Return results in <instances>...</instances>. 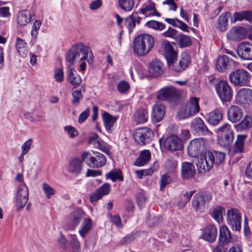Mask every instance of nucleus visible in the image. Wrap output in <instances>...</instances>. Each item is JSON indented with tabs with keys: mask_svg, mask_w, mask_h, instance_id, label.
I'll return each mask as SVG.
<instances>
[{
	"mask_svg": "<svg viewBox=\"0 0 252 252\" xmlns=\"http://www.w3.org/2000/svg\"><path fill=\"white\" fill-rule=\"evenodd\" d=\"M65 58L66 62L70 64L84 60H87L90 63V61H93V54L89 47L80 42L73 45L69 50Z\"/></svg>",
	"mask_w": 252,
	"mask_h": 252,
	"instance_id": "nucleus-1",
	"label": "nucleus"
},
{
	"mask_svg": "<svg viewBox=\"0 0 252 252\" xmlns=\"http://www.w3.org/2000/svg\"><path fill=\"white\" fill-rule=\"evenodd\" d=\"M154 44L155 39L153 36L149 34H141L137 36L133 41V51L138 56H144L151 51Z\"/></svg>",
	"mask_w": 252,
	"mask_h": 252,
	"instance_id": "nucleus-2",
	"label": "nucleus"
},
{
	"mask_svg": "<svg viewBox=\"0 0 252 252\" xmlns=\"http://www.w3.org/2000/svg\"><path fill=\"white\" fill-rule=\"evenodd\" d=\"M200 111L199 99L195 97L190 99L179 110L177 117L179 119H187L192 117Z\"/></svg>",
	"mask_w": 252,
	"mask_h": 252,
	"instance_id": "nucleus-3",
	"label": "nucleus"
},
{
	"mask_svg": "<svg viewBox=\"0 0 252 252\" xmlns=\"http://www.w3.org/2000/svg\"><path fill=\"white\" fill-rule=\"evenodd\" d=\"M94 156H92L88 152H84L81 155L83 161L92 168H99L103 166L106 163L105 157L101 153L93 152Z\"/></svg>",
	"mask_w": 252,
	"mask_h": 252,
	"instance_id": "nucleus-4",
	"label": "nucleus"
},
{
	"mask_svg": "<svg viewBox=\"0 0 252 252\" xmlns=\"http://www.w3.org/2000/svg\"><path fill=\"white\" fill-rule=\"evenodd\" d=\"M231 83L235 87L246 86L250 82L249 73L243 69H237L229 75Z\"/></svg>",
	"mask_w": 252,
	"mask_h": 252,
	"instance_id": "nucleus-5",
	"label": "nucleus"
},
{
	"mask_svg": "<svg viewBox=\"0 0 252 252\" xmlns=\"http://www.w3.org/2000/svg\"><path fill=\"white\" fill-rule=\"evenodd\" d=\"M212 198L210 192L204 191L196 194L192 200V206L196 211L203 212L206 208Z\"/></svg>",
	"mask_w": 252,
	"mask_h": 252,
	"instance_id": "nucleus-6",
	"label": "nucleus"
},
{
	"mask_svg": "<svg viewBox=\"0 0 252 252\" xmlns=\"http://www.w3.org/2000/svg\"><path fill=\"white\" fill-rule=\"evenodd\" d=\"M154 133L152 129L144 127L136 129L133 135L135 141L140 145L149 143L153 139Z\"/></svg>",
	"mask_w": 252,
	"mask_h": 252,
	"instance_id": "nucleus-7",
	"label": "nucleus"
},
{
	"mask_svg": "<svg viewBox=\"0 0 252 252\" xmlns=\"http://www.w3.org/2000/svg\"><path fill=\"white\" fill-rule=\"evenodd\" d=\"M216 91L223 102H228L231 100L233 95V91L230 86L225 81L221 80L216 85Z\"/></svg>",
	"mask_w": 252,
	"mask_h": 252,
	"instance_id": "nucleus-8",
	"label": "nucleus"
},
{
	"mask_svg": "<svg viewBox=\"0 0 252 252\" xmlns=\"http://www.w3.org/2000/svg\"><path fill=\"white\" fill-rule=\"evenodd\" d=\"M207 149L204 139L198 138L192 140L188 147V153L193 157H199L204 154Z\"/></svg>",
	"mask_w": 252,
	"mask_h": 252,
	"instance_id": "nucleus-9",
	"label": "nucleus"
},
{
	"mask_svg": "<svg viewBox=\"0 0 252 252\" xmlns=\"http://www.w3.org/2000/svg\"><path fill=\"white\" fill-rule=\"evenodd\" d=\"M236 62L226 55H221L216 61V67L221 72H226L234 68Z\"/></svg>",
	"mask_w": 252,
	"mask_h": 252,
	"instance_id": "nucleus-10",
	"label": "nucleus"
},
{
	"mask_svg": "<svg viewBox=\"0 0 252 252\" xmlns=\"http://www.w3.org/2000/svg\"><path fill=\"white\" fill-rule=\"evenodd\" d=\"M181 92L175 87L172 86L165 87L161 89L157 97L159 100H169L176 101L180 97Z\"/></svg>",
	"mask_w": 252,
	"mask_h": 252,
	"instance_id": "nucleus-11",
	"label": "nucleus"
},
{
	"mask_svg": "<svg viewBox=\"0 0 252 252\" xmlns=\"http://www.w3.org/2000/svg\"><path fill=\"white\" fill-rule=\"evenodd\" d=\"M227 222L235 231L240 230L241 227V216L236 209H231L227 211Z\"/></svg>",
	"mask_w": 252,
	"mask_h": 252,
	"instance_id": "nucleus-12",
	"label": "nucleus"
},
{
	"mask_svg": "<svg viewBox=\"0 0 252 252\" xmlns=\"http://www.w3.org/2000/svg\"><path fill=\"white\" fill-rule=\"evenodd\" d=\"M29 196L28 187L24 184L21 185L18 189L15 200L17 210L20 211L27 203Z\"/></svg>",
	"mask_w": 252,
	"mask_h": 252,
	"instance_id": "nucleus-13",
	"label": "nucleus"
},
{
	"mask_svg": "<svg viewBox=\"0 0 252 252\" xmlns=\"http://www.w3.org/2000/svg\"><path fill=\"white\" fill-rule=\"evenodd\" d=\"M190 61L189 57L187 53L183 54L181 60L179 61L176 60H172L167 63L170 68L177 72H180L184 71Z\"/></svg>",
	"mask_w": 252,
	"mask_h": 252,
	"instance_id": "nucleus-14",
	"label": "nucleus"
},
{
	"mask_svg": "<svg viewBox=\"0 0 252 252\" xmlns=\"http://www.w3.org/2000/svg\"><path fill=\"white\" fill-rule=\"evenodd\" d=\"M164 148L170 151L181 150L183 149L182 141L176 135L167 137L163 142Z\"/></svg>",
	"mask_w": 252,
	"mask_h": 252,
	"instance_id": "nucleus-15",
	"label": "nucleus"
},
{
	"mask_svg": "<svg viewBox=\"0 0 252 252\" xmlns=\"http://www.w3.org/2000/svg\"><path fill=\"white\" fill-rule=\"evenodd\" d=\"M82 159L79 158L75 157L72 158L69 162L67 166V171L70 174L78 176L80 175L83 170V162Z\"/></svg>",
	"mask_w": 252,
	"mask_h": 252,
	"instance_id": "nucleus-16",
	"label": "nucleus"
},
{
	"mask_svg": "<svg viewBox=\"0 0 252 252\" xmlns=\"http://www.w3.org/2000/svg\"><path fill=\"white\" fill-rule=\"evenodd\" d=\"M238 56L243 60H252V44L243 42L240 43L237 48Z\"/></svg>",
	"mask_w": 252,
	"mask_h": 252,
	"instance_id": "nucleus-17",
	"label": "nucleus"
},
{
	"mask_svg": "<svg viewBox=\"0 0 252 252\" xmlns=\"http://www.w3.org/2000/svg\"><path fill=\"white\" fill-rule=\"evenodd\" d=\"M236 100L239 104H249L252 102V90L243 88L237 92Z\"/></svg>",
	"mask_w": 252,
	"mask_h": 252,
	"instance_id": "nucleus-18",
	"label": "nucleus"
},
{
	"mask_svg": "<svg viewBox=\"0 0 252 252\" xmlns=\"http://www.w3.org/2000/svg\"><path fill=\"white\" fill-rule=\"evenodd\" d=\"M209 155L207 152L203 155L198 157V161L196 163L199 172H206L209 171L213 167V163L210 158H209Z\"/></svg>",
	"mask_w": 252,
	"mask_h": 252,
	"instance_id": "nucleus-19",
	"label": "nucleus"
},
{
	"mask_svg": "<svg viewBox=\"0 0 252 252\" xmlns=\"http://www.w3.org/2000/svg\"><path fill=\"white\" fill-rule=\"evenodd\" d=\"M191 129L200 135H207L211 132L200 118H195L191 122Z\"/></svg>",
	"mask_w": 252,
	"mask_h": 252,
	"instance_id": "nucleus-20",
	"label": "nucleus"
},
{
	"mask_svg": "<svg viewBox=\"0 0 252 252\" xmlns=\"http://www.w3.org/2000/svg\"><path fill=\"white\" fill-rule=\"evenodd\" d=\"M246 34V29L242 27L236 26L231 29L227 33V37L229 40L238 41L243 39Z\"/></svg>",
	"mask_w": 252,
	"mask_h": 252,
	"instance_id": "nucleus-21",
	"label": "nucleus"
},
{
	"mask_svg": "<svg viewBox=\"0 0 252 252\" xmlns=\"http://www.w3.org/2000/svg\"><path fill=\"white\" fill-rule=\"evenodd\" d=\"M228 119L233 123L239 122L243 117V111L238 106L232 105L227 110Z\"/></svg>",
	"mask_w": 252,
	"mask_h": 252,
	"instance_id": "nucleus-22",
	"label": "nucleus"
},
{
	"mask_svg": "<svg viewBox=\"0 0 252 252\" xmlns=\"http://www.w3.org/2000/svg\"><path fill=\"white\" fill-rule=\"evenodd\" d=\"M217 229L213 224H209L204 229L201 237L209 243L214 242L217 238Z\"/></svg>",
	"mask_w": 252,
	"mask_h": 252,
	"instance_id": "nucleus-23",
	"label": "nucleus"
},
{
	"mask_svg": "<svg viewBox=\"0 0 252 252\" xmlns=\"http://www.w3.org/2000/svg\"><path fill=\"white\" fill-rule=\"evenodd\" d=\"M110 191V186L108 183L104 184L101 187L91 194L90 200L92 203L101 199L103 196L107 195Z\"/></svg>",
	"mask_w": 252,
	"mask_h": 252,
	"instance_id": "nucleus-24",
	"label": "nucleus"
},
{
	"mask_svg": "<svg viewBox=\"0 0 252 252\" xmlns=\"http://www.w3.org/2000/svg\"><path fill=\"white\" fill-rule=\"evenodd\" d=\"M195 173V169L194 165L189 162L182 163L181 175L184 179H190L192 178Z\"/></svg>",
	"mask_w": 252,
	"mask_h": 252,
	"instance_id": "nucleus-25",
	"label": "nucleus"
},
{
	"mask_svg": "<svg viewBox=\"0 0 252 252\" xmlns=\"http://www.w3.org/2000/svg\"><path fill=\"white\" fill-rule=\"evenodd\" d=\"M162 46L164 51V55L166 59L167 62L176 60L177 53L174 50L173 47L171 45L170 42L164 40L162 42Z\"/></svg>",
	"mask_w": 252,
	"mask_h": 252,
	"instance_id": "nucleus-26",
	"label": "nucleus"
},
{
	"mask_svg": "<svg viewBox=\"0 0 252 252\" xmlns=\"http://www.w3.org/2000/svg\"><path fill=\"white\" fill-rule=\"evenodd\" d=\"M165 114V108L162 104H156L153 109L152 114V119L154 123H158L163 118Z\"/></svg>",
	"mask_w": 252,
	"mask_h": 252,
	"instance_id": "nucleus-27",
	"label": "nucleus"
},
{
	"mask_svg": "<svg viewBox=\"0 0 252 252\" xmlns=\"http://www.w3.org/2000/svg\"><path fill=\"white\" fill-rule=\"evenodd\" d=\"M163 64L158 60L156 59L150 63L149 72L155 77L160 76L163 73Z\"/></svg>",
	"mask_w": 252,
	"mask_h": 252,
	"instance_id": "nucleus-28",
	"label": "nucleus"
},
{
	"mask_svg": "<svg viewBox=\"0 0 252 252\" xmlns=\"http://www.w3.org/2000/svg\"><path fill=\"white\" fill-rule=\"evenodd\" d=\"M230 15L229 12H226L219 16L215 25V27L218 31L222 32L227 30L228 27L227 17Z\"/></svg>",
	"mask_w": 252,
	"mask_h": 252,
	"instance_id": "nucleus-29",
	"label": "nucleus"
},
{
	"mask_svg": "<svg viewBox=\"0 0 252 252\" xmlns=\"http://www.w3.org/2000/svg\"><path fill=\"white\" fill-rule=\"evenodd\" d=\"M84 213L81 210L73 212L70 216V226L69 229L73 230L80 223Z\"/></svg>",
	"mask_w": 252,
	"mask_h": 252,
	"instance_id": "nucleus-30",
	"label": "nucleus"
},
{
	"mask_svg": "<svg viewBox=\"0 0 252 252\" xmlns=\"http://www.w3.org/2000/svg\"><path fill=\"white\" fill-rule=\"evenodd\" d=\"M67 75L69 82L74 86V88L81 84V78L74 69L69 68L67 72Z\"/></svg>",
	"mask_w": 252,
	"mask_h": 252,
	"instance_id": "nucleus-31",
	"label": "nucleus"
},
{
	"mask_svg": "<svg viewBox=\"0 0 252 252\" xmlns=\"http://www.w3.org/2000/svg\"><path fill=\"white\" fill-rule=\"evenodd\" d=\"M151 157L150 151L148 150H144L140 152L139 156L135 161L134 164L137 166H143L149 161Z\"/></svg>",
	"mask_w": 252,
	"mask_h": 252,
	"instance_id": "nucleus-32",
	"label": "nucleus"
},
{
	"mask_svg": "<svg viewBox=\"0 0 252 252\" xmlns=\"http://www.w3.org/2000/svg\"><path fill=\"white\" fill-rule=\"evenodd\" d=\"M252 126V116L246 115L243 120L235 125L237 131H243L249 129Z\"/></svg>",
	"mask_w": 252,
	"mask_h": 252,
	"instance_id": "nucleus-33",
	"label": "nucleus"
},
{
	"mask_svg": "<svg viewBox=\"0 0 252 252\" xmlns=\"http://www.w3.org/2000/svg\"><path fill=\"white\" fill-rule=\"evenodd\" d=\"M102 118L106 130L108 132H110L112 127L116 121L117 118L107 112H104L102 114Z\"/></svg>",
	"mask_w": 252,
	"mask_h": 252,
	"instance_id": "nucleus-34",
	"label": "nucleus"
},
{
	"mask_svg": "<svg viewBox=\"0 0 252 252\" xmlns=\"http://www.w3.org/2000/svg\"><path fill=\"white\" fill-rule=\"evenodd\" d=\"M222 113L220 110H215L209 113L208 117V123L212 126H216L222 119Z\"/></svg>",
	"mask_w": 252,
	"mask_h": 252,
	"instance_id": "nucleus-35",
	"label": "nucleus"
},
{
	"mask_svg": "<svg viewBox=\"0 0 252 252\" xmlns=\"http://www.w3.org/2000/svg\"><path fill=\"white\" fill-rule=\"evenodd\" d=\"M31 18V13L29 10H22L18 13L17 18V24L20 26H25L30 22Z\"/></svg>",
	"mask_w": 252,
	"mask_h": 252,
	"instance_id": "nucleus-36",
	"label": "nucleus"
},
{
	"mask_svg": "<svg viewBox=\"0 0 252 252\" xmlns=\"http://www.w3.org/2000/svg\"><path fill=\"white\" fill-rule=\"evenodd\" d=\"M213 164L219 165L222 162L225 157L224 153L214 151L213 152L207 151Z\"/></svg>",
	"mask_w": 252,
	"mask_h": 252,
	"instance_id": "nucleus-37",
	"label": "nucleus"
},
{
	"mask_svg": "<svg viewBox=\"0 0 252 252\" xmlns=\"http://www.w3.org/2000/svg\"><path fill=\"white\" fill-rule=\"evenodd\" d=\"M148 119V111L145 108H139L134 115V120L137 124H144Z\"/></svg>",
	"mask_w": 252,
	"mask_h": 252,
	"instance_id": "nucleus-38",
	"label": "nucleus"
},
{
	"mask_svg": "<svg viewBox=\"0 0 252 252\" xmlns=\"http://www.w3.org/2000/svg\"><path fill=\"white\" fill-rule=\"evenodd\" d=\"M247 136L246 135H238L234 145L235 153L240 154L245 152L244 142Z\"/></svg>",
	"mask_w": 252,
	"mask_h": 252,
	"instance_id": "nucleus-39",
	"label": "nucleus"
},
{
	"mask_svg": "<svg viewBox=\"0 0 252 252\" xmlns=\"http://www.w3.org/2000/svg\"><path fill=\"white\" fill-rule=\"evenodd\" d=\"M246 20L250 23L252 21V14L251 11L247 10L241 12H235L234 13V18L232 19V22H235L237 21H242Z\"/></svg>",
	"mask_w": 252,
	"mask_h": 252,
	"instance_id": "nucleus-40",
	"label": "nucleus"
},
{
	"mask_svg": "<svg viewBox=\"0 0 252 252\" xmlns=\"http://www.w3.org/2000/svg\"><path fill=\"white\" fill-rule=\"evenodd\" d=\"M231 239L229 230L226 226H222L220 228L219 242L220 244L226 245Z\"/></svg>",
	"mask_w": 252,
	"mask_h": 252,
	"instance_id": "nucleus-41",
	"label": "nucleus"
},
{
	"mask_svg": "<svg viewBox=\"0 0 252 252\" xmlns=\"http://www.w3.org/2000/svg\"><path fill=\"white\" fill-rule=\"evenodd\" d=\"M16 47L17 52L21 57L24 58L27 56L28 53L27 44L23 39L20 37L17 38Z\"/></svg>",
	"mask_w": 252,
	"mask_h": 252,
	"instance_id": "nucleus-42",
	"label": "nucleus"
},
{
	"mask_svg": "<svg viewBox=\"0 0 252 252\" xmlns=\"http://www.w3.org/2000/svg\"><path fill=\"white\" fill-rule=\"evenodd\" d=\"M92 227V223L91 219H85L79 230L80 236L83 238L85 237L90 232Z\"/></svg>",
	"mask_w": 252,
	"mask_h": 252,
	"instance_id": "nucleus-43",
	"label": "nucleus"
},
{
	"mask_svg": "<svg viewBox=\"0 0 252 252\" xmlns=\"http://www.w3.org/2000/svg\"><path fill=\"white\" fill-rule=\"evenodd\" d=\"M176 41L178 43L180 47H186L191 44V38L189 36L183 34L181 33H179L176 37Z\"/></svg>",
	"mask_w": 252,
	"mask_h": 252,
	"instance_id": "nucleus-44",
	"label": "nucleus"
},
{
	"mask_svg": "<svg viewBox=\"0 0 252 252\" xmlns=\"http://www.w3.org/2000/svg\"><path fill=\"white\" fill-rule=\"evenodd\" d=\"M97 138L98 136L97 135L94 137H91L89 139V142L90 143H94L96 148L108 154L109 150L105 146L104 143L101 140H97Z\"/></svg>",
	"mask_w": 252,
	"mask_h": 252,
	"instance_id": "nucleus-45",
	"label": "nucleus"
},
{
	"mask_svg": "<svg viewBox=\"0 0 252 252\" xmlns=\"http://www.w3.org/2000/svg\"><path fill=\"white\" fill-rule=\"evenodd\" d=\"M106 178L110 179L113 182H115L116 180L122 181L124 180V178L122 176V172L119 169H114L106 174Z\"/></svg>",
	"mask_w": 252,
	"mask_h": 252,
	"instance_id": "nucleus-46",
	"label": "nucleus"
},
{
	"mask_svg": "<svg viewBox=\"0 0 252 252\" xmlns=\"http://www.w3.org/2000/svg\"><path fill=\"white\" fill-rule=\"evenodd\" d=\"M71 94L73 97V99L71 101L72 104L74 106L78 105L80 102V100L83 98V95L80 90H75L73 88L72 90Z\"/></svg>",
	"mask_w": 252,
	"mask_h": 252,
	"instance_id": "nucleus-47",
	"label": "nucleus"
},
{
	"mask_svg": "<svg viewBox=\"0 0 252 252\" xmlns=\"http://www.w3.org/2000/svg\"><path fill=\"white\" fill-rule=\"evenodd\" d=\"M119 5L120 7L126 11H130L133 6V0H119Z\"/></svg>",
	"mask_w": 252,
	"mask_h": 252,
	"instance_id": "nucleus-48",
	"label": "nucleus"
},
{
	"mask_svg": "<svg viewBox=\"0 0 252 252\" xmlns=\"http://www.w3.org/2000/svg\"><path fill=\"white\" fill-rule=\"evenodd\" d=\"M146 25L150 28L159 31L163 30L165 27V25L163 23L155 20L148 21Z\"/></svg>",
	"mask_w": 252,
	"mask_h": 252,
	"instance_id": "nucleus-49",
	"label": "nucleus"
},
{
	"mask_svg": "<svg viewBox=\"0 0 252 252\" xmlns=\"http://www.w3.org/2000/svg\"><path fill=\"white\" fill-rule=\"evenodd\" d=\"M223 212H224V209L220 206H218L214 209L212 216L218 222H220L222 220Z\"/></svg>",
	"mask_w": 252,
	"mask_h": 252,
	"instance_id": "nucleus-50",
	"label": "nucleus"
},
{
	"mask_svg": "<svg viewBox=\"0 0 252 252\" xmlns=\"http://www.w3.org/2000/svg\"><path fill=\"white\" fill-rule=\"evenodd\" d=\"M234 139V132L233 130H229L227 132L224 133L223 140L224 146L230 145Z\"/></svg>",
	"mask_w": 252,
	"mask_h": 252,
	"instance_id": "nucleus-51",
	"label": "nucleus"
},
{
	"mask_svg": "<svg viewBox=\"0 0 252 252\" xmlns=\"http://www.w3.org/2000/svg\"><path fill=\"white\" fill-rule=\"evenodd\" d=\"M42 189L48 199L50 198L55 193V189L46 183L42 184Z\"/></svg>",
	"mask_w": 252,
	"mask_h": 252,
	"instance_id": "nucleus-52",
	"label": "nucleus"
},
{
	"mask_svg": "<svg viewBox=\"0 0 252 252\" xmlns=\"http://www.w3.org/2000/svg\"><path fill=\"white\" fill-rule=\"evenodd\" d=\"M134 15H130L126 19V26L128 29L129 33H131L133 28L135 27L136 23L133 20Z\"/></svg>",
	"mask_w": 252,
	"mask_h": 252,
	"instance_id": "nucleus-53",
	"label": "nucleus"
},
{
	"mask_svg": "<svg viewBox=\"0 0 252 252\" xmlns=\"http://www.w3.org/2000/svg\"><path fill=\"white\" fill-rule=\"evenodd\" d=\"M178 32L177 30L169 27L168 30L162 33V35L164 37L173 38L176 40V37L178 35Z\"/></svg>",
	"mask_w": 252,
	"mask_h": 252,
	"instance_id": "nucleus-54",
	"label": "nucleus"
},
{
	"mask_svg": "<svg viewBox=\"0 0 252 252\" xmlns=\"http://www.w3.org/2000/svg\"><path fill=\"white\" fill-rule=\"evenodd\" d=\"M171 179L169 176L167 174L162 175L160 179V189L163 190L167 185L169 184Z\"/></svg>",
	"mask_w": 252,
	"mask_h": 252,
	"instance_id": "nucleus-55",
	"label": "nucleus"
},
{
	"mask_svg": "<svg viewBox=\"0 0 252 252\" xmlns=\"http://www.w3.org/2000/svg\"><path fill=\"white\" fill-rule=\"evenodd\" d=\"M177 166V160L172 158H168L165 162V167L170 171H174Z\"/></svg>",
	"mask_w": 252,
	"mask_h": 252,
	"instance_id": "nucleus-56",
	"label": "nucleus"
},
{
	"mask_svg": "<svg viewBox=\"0 0 252 252\" xmlns=\"http://www.w3.org/2000/svg\"><path fill=\"white\" fill-rule=\"evenodd\" d=\"M129 84L125 81H120L117 85V90L120 93H125L129 89Z\"/></svg>",
	"mask_w": 252,
	"mask_h": 252,
	"instance_id": "nucleus-57",
	"label": "nucleus"
},
{
	"mask_svg": "<svg viewBox=\"0 0 252 252\" xmlns=\"http://www.w3.org/2000/svg\"><path fill=\"white\" fill-rule=\"evenodd\" d=\"M55 80L61 83L63 80V71L61 68H56L54 72V75Z\"/></svg>",
	"mask_w": 252,
	"mask_h": 252,
	"instance_id": "nucleus-58",
	"label": "nucleus"
},
{
	"mask_svg": "<svg viewBox=\"0 0 252 252\" xmlns=\"http://www.w3.org/2000/svg\"><path fill=\"white\" fill-rule=\"evenodd\" d=\"M162 3L163 5H168V9L170 11H175L178 7L175 0H165Z\"/></svg>",
	"mask_w": 252,
	"mask_h": 252,
	"instance_id": "nucleus-59",
	"label": "nucleus"
},
{
	"mask_svg": "<svg viewBox=\"0 0 252 252\" xmlns=\"http://www.w3.org/2000/svg\"><path fill=\"white\" fill-rule=\"evenodd\" d=\"M155 7V4L154 3H149L146 5L144 8L140 9V11L142 14L145 15L146 17H148L151 15V13H148V12L153 10Z\"/></svg>",
	"mask_w": 252,
	"mask_h": 252,
	"instance_id": "nucleus-60",
	"label": "nucleus"
},
{
	"mask_svg": "<svg viewBox=\"0 0 252 252\" xmlns=\"http://www.w3.org/2000/svg\"><path fill=\"white\" fill-rule=\"evenodd\" d=\"M147 198L143 193H139L136 197V202L139 208H142Z\"/></svg>",
	"mask_w": 252,
	"mask_h": 252,
	"instance_id": "nucleus-61",
	"label": "nucleus"
},
{
	"mask_svg": "<svg viewBox=\"0 0 252 252\" xmlns=\"http://www.w3.org/2000/svg\"><path fill=\"white\" fill-rule=\"evenodd\" d=\"M159 221L160 219L159 217L150 215L147 220V223L150 227H153L158 224Z\"/></svg>",
	"mask_w": 252,
	"mask_h": 252,
	"instance_id": "nucleus-62",
	"label": "nucleus"
},
{
	"mask_svg": "<svg viewBox=\"0 0 252 252\" xmlns=\"http://www.w3.org/2000/svg\"><path fill=\"white\" fill-rule=\"evenodd\" d=\"M153 172L154 171L152 169H148L142 170H137L136 171V173L139 179H142L144 176L151 175Z\"/></svg>",
	"mask_w": 252,
	"mask_h": 252,
	"instance_id": "nucleus-63",
	"label": "nucleus"
},
{
	"mask_svg": "<svg viewBox=\"0 0 252 252\" xmlns=\"http://www.w3.org/2000/svg\"><path fill=\"white\" fill-rule=\"evenodd\" d=\"M136 239V234H128L124 237L121 241V243L122 245H127Z\"/></svg>",
	"mask_w": 252,
	"mask_h": 252,
	"instance_id": "nucleus-64",
	"label": "nucleus"
}]
</instances>
